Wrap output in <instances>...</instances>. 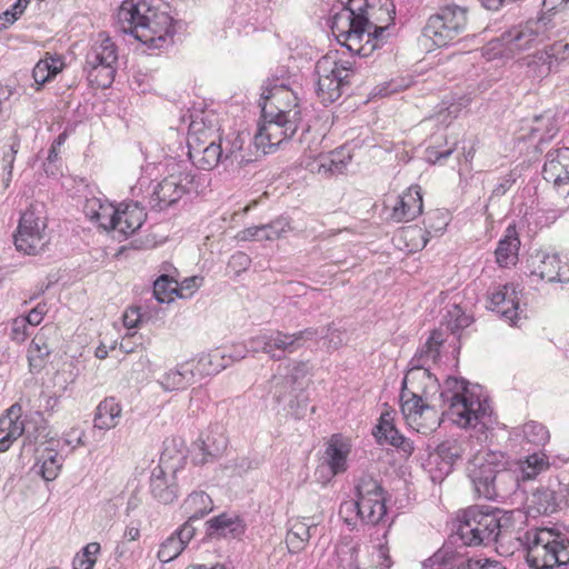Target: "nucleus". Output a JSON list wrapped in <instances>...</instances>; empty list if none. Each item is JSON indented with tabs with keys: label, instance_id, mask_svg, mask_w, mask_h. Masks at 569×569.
<instances>
[{
	"label": "nucleus",
	"instance_id": "41",
	"mask_svg": "<svg viewBox=\"0 0 569 569\" xmlns=\"http://www.w3.org/2000/svg\"><path fill=\"white\" fill-rule=\"evenodd\" d=\"M522 66L526 67V77L532 81L540 82L547 78L551 72H555L549 56L545 51H537L533 54L527 56L522 60Z\"/></svg>",
	"mask_w": 569,
	"mask_h": 569
},
{
	"label": "nucleus",
	"instance_id": "11",
	"mask_svg": "<svg viewBox=\"0 0 569 569\" xmlns=\"http://www.w3.org/2000/svg\"><path fill=\"white\" fill-rule=\"evenodd\" d=\"M192 182L193 176L184 166L172 163L169 174L153 187L149 199L151 209L161 211L174 204L188 192Z\"/></svg>",
	"mask_w": 569,
	"mask_h": 569
},
{
	"label": "nucleus",
	"instance_id": "14",
	"mask_svg": "<svg viewBox=\"0 0 569 569\" xmlns=\"http://www.w3.org/2000/svg\"><path fill=\"white\" fill-rule=\"evenodd\" d=\"M261 113L271 118L279 117L281 119H293L296 124H301V108L297 93L293 92L284 83L273 84L271 88L266 87L261 94Z\"/></svg>",
	"mask_w": 569,
	"mask_h": 569
},
{
	"label": "nucleus",
	"instance_id": "20",
	"mask_svg": "<svg viewBox=\"0 0 569 569\" xmlns=\"http://www.w3.org/2000/svg\"><path fill=\"white\" fill-rule=\"evenodd\" d=\"M196 535V528L190 522H184L172 532L159 547L158 559L161 562L174 560Z\"/></svg>",
	"mask_w": 569,
	"mask_h": 569
},
{
	"label": "nucleus",
	"instance_id": "63",
	"mask_svg": "<svg viewBox=\"0 0 569 569\" xmlns=\"http://www.w3.org/2000/svg\"><path fill=\"white\" fill-rule=\"evenodd\" d=\"M140 318L139 308H129L122 317L123 325L129 329L134 328L138 326Z\"/></svg>",
	"mask_w": 569,
	"mask_h": 569
},
{
	"label": "nucleus",
	"instance_id": "38",
	"mask_svg": "<svg viewBox=\"0 0 569 569\" xmlns=\"http://www.w3.org/2000/svg\"><path fill=\"white\" fill-rule=\"evenodd\" d=\"M207 525L210 537H237L243 532L242 521L228 513L211 518Z\"/></svg>",
	"mask_w": 569,
	"mask_h": 569
},
{
	"label": "nucleus",
	"instance_id": "50",
	"mask_svg": "<svg viewBox=\"0 0 569 569\" xmlns=\"http://www.w3.org/2000/svg\"><path fill=\"white\" fill-rule=\"evenodd\" d=\"M521 436L523 440L535 446H545L550 438L548 429L537 421L526 422L521 427Z\"/></svg>",
	"mask_w": 569,
	"mask_h": 569
},
{
	"label": "nucleus",
	"instance_id": "6",
	"mask_svg": "<svg viewBox=\"0 0 569 569\" xmlns=\"http://www.w3.org/2000/svg\"><path fill=\"white\" fill-rule=\"evenodd\" d=\"M550 29L551 20L547 17L528 20L503 32L500 38L491 40L483 49L485 54L488 59L511 58L547 39Z\"/></svg>",
	"mask_w": 569,
	"mask_h": 569
},
{
	"label": "nucleus",
	"instance_id": "15",
	"mask_svg": "<svg viewBox=\"0 0 569 569\" xmlns=\"http://www.w3.org/2000/svg\"><path fill=\"white\" fill-rule=\"evenodd\" d=\"M46 229L47 223L43 217L31 209L24 211L14 234L16 248L27 254H38L48 243Z\"/></svg>",
	"mask_w": 569,
	"mask_h": 569
},
{
	"label": "nucleus",
	"instance_id": "21",
	"mask_svg": "<svg viewBox=\"0 0 569 569\" xmlns=\"http://www.w3.org/2000/svg\"><path fill=\"white\" fill-rule=\"evenodd\" d=\"M422 212V196L418 186L408 188L392 208L391 218L397 222H407Z\"/></svg>",
	"mask_w": 569,
	"mask_h": 569
},
{
	"label": "nucleus",
	"instance_id": "59",
	"mask_svg": "<svg viewBox=\"0 0 569 569\" xmlns=\"http://www.w3.org/2000/svg\"><path fill=\"white\" fill-rule=\"evenodd\" d=\"M461 569H507L499 561L490 560L486 558L481 559H469L466 566Z\"/></svg>",
	"mask_w": 569,
	"mask_h": 569
},
{
	"label": "nucleus",
	"instance_id": "7",
	"mask_svg": "<svg viewBox=\"0 0 569 569\" xmlns=\"http://www.w3.org/2000/svg\"><path fill=\"white\" fill-rule=\"evenodd\" d=\"M510 517L500 510L482 511L477 507L468 508L459 520L458 535L465 545L479 546L497 541L509 530Z\"/></svg>",
	"mask_w": 569,
	"mask_h": 569
},
{
	"label": "nucleus",
	"instance_id": "54",
	"mask_svg": "<svg viewBox=\"0 0 569 569\" xmlns=\"http://www.w3.org/2000/svg\"><path fill=\"white\" fill-rule=\"evenodd\" d=\"M290 392L295 393V399L289 401V412L297 419L305 416L307 410V397L303 395L302 390L299 388H290Z\"/></svg>",
	"mask_w": 569,
	"mask_h": 569
},
{
	"label": "nucleus",
	"instance_id": "2",
	"mask_svg": "<svg viewBox=\"0 0 569 569\" xmlns=\"http://www.w3.org/2000/svg\"><path fill=\"white\" fill-rule=\"evenodd\" d=\"M366 0H348L340 11L335 13L331 30L337 40L349 51L369 56L379 47L385 27L370 21L372 7L363 9Z\"/></svg>",
	"mask_w": 569,
	"mask_h": 569
},
{
	"label": "nucleus",
	"instance_id": "39",
	"mask_svg": "<svg viewBox=\"0 0 569 569\" xmlns=\"http://www.w3.org/2000/svg\"><path fill=\"white\" fill-rule=\"evenodd\" d=\"M62 465L63 457L54 448L46 447L39 453L36 467L46 481H52L59 476Z\"/></svg>",
	"mask_w": 569,
	"mask_h": 569
},
{
	"label": "nucleus",
	"instance_id": "57",
	"mask_svg": "<svg viewBox=\"0 0 569 569\" xmlns=\"http://www.w3.org/2000/svg\"><path fill=\"white\" fill-rule=\"evenodd\" d=\"M30 326L23 317H17L11 322V338L17 341H23L29 336Z\"/></svg>",
	"mask_w": 569,
	"mask_h": 569
},
{
	"label": "nucleus",
	"instance_id": "4",
	"mask_svg": "<svg viewBox=\"0 0 569 569\" xmlns=\"http://www.w3.org/2000/svg\"><path fill=\"white\" fill-rule=\"evenodd\" d=\"M356 499L341 503L339 513L348 526L359 520L376 526L387 513L386 497L379 481L370 475H362L355 486Z\"/></svg>",
	"mask_w": 569,
	"mask_h": 569
},
{
	"label": "nucleus",
	"instance_id": "12",
	"mask_svg": "<svg viewBox=\"0 0 569 569\" xmlns=\"http://www.w3.org/2000/svg\"><path fill=\"white\" fill-rule=\"evenodd\" d=\"M318 330L307 328L295 333L273 331L251 339L252 350L262 351L273 360L282 359L287 353H292L301 348L307 340L313 339Z\"/></svg>",
	"mask_w": 569,
	"mask_h": 569
},
{
	"label": "nucleus",
	"instance_id": "32",
	"mask_svg": "<svg viewBox=\"0 0 569 569\" xmlns=\"http://www.w3.org/2000/svg\"><path fill=\"white\" fill-rule=\"evenodd\" d=\"M189 362H192L197 381L204 377L219 373L229 365V361H226V353L220 350L201 353L197 359L190 360Z\"/></svg>",
	"mask_w": 569,
	"mask_h": 569
},
{
	"label": "nucleus",
	"instance_id": "52",
	"mask_svg": "<svg viewBox=\"0 0 569 569\" xmlns=\"http://www.w3.org/2000/svg\"><path fill=\"white\" fill-rule=\"evenodd\" d=\"M543 51L549 56L555 72H557L563 63L569 61V43L567 42L557 41Z\"/></svg>",
	"mask_w": 569,
	"mask_h": 569
},
{
	"label": "nucleus",
	"instance_id": "19",
	"mask_svg": "<svg viewBox=\"0 0 569 569\" xmlns=\"http://www.w3.org/2000/svg\"><path fill=\"white\" fill-rule=\"evenodd\" d=\"M244 136L239 132L229 133L223 139L219 138V146L222 149V164L227 169L237 171L254 161L252 154L244 150Z\"/></svg>",
	"mask_w": 569,
	"mask_h": 569
},
{
	"label": "nucleus",
	"instance_id": "29",
	"mask_svg": "<svg viewBox=\"0 0 569 569\" xmlns=\"http://www.w3.org/2000/svg\"><path fill=\"white\" fill-rule=\"evenodd\" d=\"M376 429L377 430L375 432V436L379 443H387L398 449H401L403 453H406L407 456L412 453V442L399 433V431L395 428L392 419L389 413L381 415L379 425L376 427Z\"/></svg>",
	"mask_w": 569,
	"mask_h": 569
},
{
	"label": "nucleus",
	"instance_id": "62",
	"mask_svg": "<svg viewBox=\"0 0 569 569\" xmlns=\"http://www.w3.org/2000/svg\"><path fill=\"white\" fill-rule=\"evenodd\" d=\"M202 278L200 277H191V278H186L180 287H178V295L180 297H186L187 295H191L193 292V290H196L197 288H199L202 283Z\"/></svg>",
	"mask_w": 569,
	"mask_h": 569
},
{
	"label": "nucleus",
	"instance_id": "5",
	"mask_svg": "<svg viewBox=\"0 0 569 569\" xmlns=\"http://www.w3.org/2000/svg\"><path fill=\"white\" fill-rule=\"evenodd\" d=\"M520 541L526 548V560L532 569H552L569 565V540L547 528H533Z\"/></svg>",
	"mask_w": 569,
	"mask_h": 569
},
{
	"label": "nucleus",
	"instance_id": "18",
	"mask_svg": "<svg viewBox=\"0 0 569 569\" xmlns=\"http://www.w3.org/2000/svg\"><path fill=\"white\" fill-rule=\"evenodd\" d=\"M542 176L557 189L569 187V148L562 147L548 151ZM565 191L569 194V189Z\"/></svg>",
	"mask_w": 569,
	"mask_h": 569
},
{
	"label": "nucleus",
	"instance_id": "23",
	"mask_svg": "<svg viewBox=\"0 0 569 569\" xmlns=\"http://www.w3.org/2000/svg\"><path fill=\"white\" fill-rule=\"evenodd\" d=\"M351 450L349 440L341 435H333L327 442L325 460L332 475L345 472L347 459Z\"/></svg>",
	"mask_w": 569,
	"mask_h": 569
},
{
	"label": "nucleus",
	"instance_id": "10",
	"mask_svg": "<svg viewBox=\"0 0 569 569\" xmlns=\"http://www.w3.org/2000/svg\"><path fill=\"white\" fill-rule=\"evenodd\" d=\"M505 462V455L500 451L481 450L469 461L467 467L475 493L479 498L492 500V483L498 468Z\"/></svg>",
	"mask_w": 569,
	"mask_h": 569
},
{
	"label": "nucleus",
	"instance_id": "42",
	"mask_svg": "<svg viewBox=\"0 0 569 569\" xmlns=\"http://www.w3.org/2000/svg\"><path fill=\"white\" fill-rule=\"evenodd\" d=\"M183 510L188 515V520L192 525L193 520L204 517L213 509V502L209 495L203 491L192 492L184 500Z\"/></svg>",
	"mask_w": 569,
	"mask_h": 569
},
{
	"label": "nucleus",
	"instance_id": "61",
	"mask_svg": "<svg viewBox=\"0 0 569 569\" xmlns=\"http://www.w3.org/2000/svg\"><path fill=\"white\" fill-rule=\"evenodd\" d=\"M402 234L406 239L410 238L411 240H413L417 237L420 239L418 242H416L411 246L410 250H417L419 248H425L428 242V239L425 238L422 230L415 228V227H409V228L405 229L402 231Z\"/></svg>",
	"mask_w": 569,
	"mask_h": 569
},
{
	"label": "nucleus",
	"instance_id": "35",
	"mask_svg": "<svg viewBox=\"0 0 569 569\" xmlns=\"http://www.w3.org/2000/svg\"><path fill=\"white\" fill-rule=\"evenodd\" d=\"M312 529H316L315 523H307L301 519L289 520V529L286 536L288 550L291 553L302 551L311 537Z\"/></svg>",
	"mask_w": 569,
	"mask_h": 569
},
{
	"label": "nucleus",
	"instance_id": "49",
	"mask_svg": "<svg viewBox=\"0 0 569 569\" xmlns=\"http://www.w3.org/2000/svg\"><path fill=\"white\" fill-rule=\"evenodd\" d=\"M530 508L538 513H552L557 509L556 493L548 488L537 489L531 497Z\"/></svg>",
	"mask_w": 569,
	"mask_h": 569
},
{
	"label": "nucleus",
	"instance_id": "34",
	"mask_svg": "<svg viewBox=\"0 0 569 569\" xmlns=\"http://www.w3.org/2000/svg\"><path fill=\"white\" fill-rule=\"evenodd\" d=\"M329 64L316 66V74L318 77L317 80V94L325 103H332L337 101L341 94L342 90L346 87L337 80H332L328 78Z\"/></svg>",
	"mask_w": 569,
	"mask_h": 569
},
{
	"label": "nucleus",
	"instance_id": "46",
	"mask_svg": "<svg viewBox=\"0 0 569 569\" xmlns=\"http://www.w3.org/2000/svg\"><path fill=\"white\" fill-rule=\"evenodd\" d=\"M309 367L305 361H295L292 362V367L290 370V375L282 378L274 385V397L277 401H281L284 398V392L287 389L295 388L293 386L298 383L299 379L305 378L308 375Z\"/></svg>",
	"mask_w": 569,
	"mask_h": 569
},
{
	"label": "nucleus",
	"instance_id": "26",
	"mask_svg": "<svg viewBox=\"0 0 569 569\" xmlns=\"http://www.w3.org/2000/svg\"><path fill=\"white\" fill-rule=\"evenodd\" d=\"M198 382L192 362L186 361L167 370L158 380V383L164 391L183 390L189 386Z\"/></svg>",
	"mask_w": 569,
	"mask_h": 569
},
{
	"label": "nucleus",
	"instance_id": "44",
	"mask_svg": "<svg viewBox=\"0 0 569 569\" xmlns=\"http://www.w3.org/2000/svg\"><path fill=\"white\" fill-rule=\"evenodd\" d=\"M311 172L317 173H341L346 163L340 158V152L332 151L329 154H318L313 161L306 163Z\"/></svg>",
	"mask_w": 569,
	"mask_h": 569
},
{
	"label": "nucleus",
	"instance_id": "16",
	"mask_svg": "<svg viewBox=\"0 0 569 569\" xmlns=\"http://www.w3.org/2000/svg\"><path fill=\"white\" fill-rule=\"evenodd\" d=\"M531 276L548 282H569V263L558 253L537 251L528 260Z\"/></svg>",
	"mask_w": 569,
	"mask_h": 569
},
{
	"label": "nucleus",
	"instance_id": "33",
	"mask_svg": "<svg viewBox=\"0 0 569 569\" xmlns=\"http://www.w3.org/2000/svg\"><path fill=\"white\" fill-rule=\"evenodd\" d=\"M445 341L443 335L440 331H432L431 336L425 345L417 351L409 362L410 367L429 368L436 363L440 357V348Z\"/></svg>",
	"mask_w": 569,
	"mask_h": 569
},
{
	"label": "nucleus",
	"instance_id": "40",
	"mask_svg": "<svg viewBox=\"0 0 569 569\" xmlns=\"http://www.w3.org/2000/svg\"><path fill=\"white\" fill-rule=\"evenodd\" d=\"M506 463L505 461L496 473L495 481L491 486L495 491L492 493V500L507 498L516 492L519 487L520 480L518 472L515 469H507Z\"/></svg>",
	"mask_w": 569,
	"mask_h": 569
},
{
	"label": "nucleus",
	"instance_id": "47",
	"mask_svg": "<svg viewBox=\"0 0 569 569\" xmlns=\"http://www.w3.org/2000/svg\"><path fill=\"white\" fill-rule=\"evenodd\" d=\"M466 451L465 442L457 439H447L437 448V456L447 467L449 472L452 466L462 458Z\"/></svg>",
	"mask_w": 569,
	"mask_h": 569
},
{
	"label": "nucleus",
	"instance_id": "27",
	"mask_svg": "<svg viewBox=\"0 0 569 569\" xmlns=\"http://www.w3.org/2000/svg\"><path fill=\"white\" fill-rule=\"evenodd\" d=\"M146 217L144 209L138 202L127 203L117 209L113 230L123 236L132 234L141 228Z\"/></svg>",
	"mask_w": 569,
	"mask_h": 569
},
{
	"label": "nucleus",
	"instance_id": "9",
	"mask_svg": "<svg viewBox=\"0 0 569 569\" xmlns=\"http://www.w3.org/2000/svg\"><path fill=\"white\" fill-rule=\"evenodd\" d=\"M467 23L466 8L446 6L428 19L423 28V38L436 47H446L466 30Z\"/></svg>",
	"mask_w": 569,
	"mask_h": 569
},
{
	"label": "nucleus",
	"instance_id": "60",
	"mask_svg": "<svg viewBox=\"0 0 569 569\" xmlns=\"http://www.w3.org/2000/svg\"><path fill=\"white\" fill-rule=\"evenodd\" d=\"M47 305L38 303L26 317H23L30 327L41 323L43 316L47 313Z\"/></svg>",
	"mask_w": 569,
	"mask_h": 569
},
{
	"label": "nucleus",
	"instance_id": "3",
	"mask_svg": "<svg viewBox=\"0 0 569 569\" xmlns=\"http://www.w3.org/2000/svg\"><path fill=\"white\" fill-rule=\"evenodd\" d=\"M117 26L150 48H160L170 33L171 18L146 1L124 0L117 11Z\"/></svg>",
	"mask_w": 569,
	"mask_h": 569
},
{
	"label": "nucleus",
	"instance_id": "24",
	"mask_svg": "<svg viewBox=\"0 0 569 569\" xmlns=\"http://www.w3.org/2000/svg\"><path fill=\"white\" fill-rule=\"evenodd\" d=\"M216 131L214 124L211 120H208L207 113L191 114L187 139L189 149L200 151L203 144L213 139Z\"/></svg>",
	"mask_w": 569,
	"mask_h": 569
},
{
	"label": "nucleus",
	"instance_id": "13",
	"mask_svg": "<svg viewBox=\"0 0 569 569\" xmlns=\"http://www.w3.org/2000/svg\"><path fill=\"white\" fill-rule=\"evenodd\" d=\"M291 118H295L291 114ZM300 126L296 124V119L271 118L261 113L258 128L253 137V144L263 154L274 152L282 143L289 141L297 132Z\"/></svg>",
	"mask_w": 569,
	"mask_h": 569
},
{
	"label": "nucleus",
	"instance_id": "22",
	"mask_svg": "<svg viewBox=\"0 0 569 569\" xmlns=\"http://www.w3.org/2000/svg\"><path fill=\"white\" fill-rule=\"evenodd\" d=\"M228 440L222 432L210 431L199 440L192 455L196 465H206L220 457L227 449Z\"/></svg>",
	"mask_w": 569,
	"mask_h": 569
},
{
	"label": "nucleus",
	"instance_id": "53",
	"mask_svg": "<svg viewBox=\"0 0 569 569\" xmlns=\"http://www.w3.org/2000/svg\"><path fill=\"white\" fill-rule=\"evenodd\" d=\"M448 316L450 317L448 320V327L452 332L467 328L472 322L471 317L466 315L461 308L456 305L448 311Z\"/></svg>",
	"mask_w": 569,
	"mask_h": 569
},
{
	"label": "nucleus",
	"instance_id": "37",
	"mask_svg": "<svg viewBox=\"0 0 569 569\" xmlns=\"http://www.w3.org/2000/svg\"><path fill=\"white\" fill-rule=\"evenodd\" d=\"M322 63L329 64V71L331 70L328 74L329 79L337 80L345 86L349 84L350 77L355 73L353 61L340 58L336 51L323 56L316 66H321Z\"/></svg>",
	"mask_w": 569,
	"mask_h": 569
},
{
	"label": "nucleus",
	"instance_id": "48",
	"mask_svg": "<svg viewBox=\"0 0 569 569\" xmlns=\"http://www.w3.org/2000/svg\"><path fill=\"white\" fill-rule=\"evenodd\" d=\"M63 68V62L60 58H46L40 60L32 70L34 82L40 87L50 81Z\"/></svg>",
	"mask_w": 569,
	"mask_h": 569
},
{
	"label": "nucleus",
	"instance_id": "31",
	"mask_svg": "<svg viewBox=\"0 0 569 569\" xmlns=\"http://www.w3.org/2000/svg\"><path fill=\"white\" fill-rule=\"evenodd\" d=\"M520 248V240L515 226H509L503 237L499 240L495 251L496 261L501 267L516 264L518 260V251Z\"/></svg>",
	"mask_w": 569,
	"mask_h": 569
},
{
	"label": "nucleus",
	"instance_id": "25",
	"mask_svg": "<svg viewBox=\"0 0 569 569\" xmlns=\"http://www.w3.org/2000/svg\"><path fill=\"white\" fill-rule=\"evenodd\" d=\"M167 453L160 457V463L151 471L150 490L152 496L162 503H171L177 498L176 487L170 482L164 468Z\"/></svg>",
	"mask_w": 569,
	"mask_h": 569
},
{
	"label": "nucleus",
	"instance_id": "30",
	"mask_svg": "<svg viewBox=\"0 0 569 569\" xmlns=\"http://www.w3.org/2000/svg\"><path fill=\"white\" fill-rule=\"evenodd\" d=\"M20 407L11 406L7 415L0 418V452L7 451L12 441L17 440L24 432L23 422L19 420Z\"/></svg>",
	"mask_w": 569,
	"mask_h": 569
},
{
	"label": "nucleus",
	"instance_id": "1",
	"mask_svg": "<svg viewBox=\"0 0 569 569\" xmlns=\"http://www.w3.org/2000/svg\"><path fill=\"white\" fill-rule=\"evenodd\" d=\"M438 379L429 368L410 367L400 393L401 412L410 428L419 433L435 431L446 416L461 428L487 425L491 407L479 385L449 377L440 391Z\"/></svg>",
	"mask_w": 569,
	"mask_h": 569
},
{
	"label": "nucleus",
	"instance_id": "36",
	"mask_svg": "<svg viewBox=\"0 0 569 569\" xmlns=\"http://www.w3.org/2000/svg\"><path fill=\"white\" fill-rule=\"evenodd\" d=\"M121 406L114 398L102 400L94 413V428L100 430H110L118 426L121 417Z\"/></svg>",
	"mask_w": 569,
	"mask_h": 569
},
{
	"label": "nucleus",
	"instance_id": "45",
	"mask_svg": "<svg viewBox=\"0 0 569 569\" xmlns=\"http://www.w3.org/2000/svg\"><path fill=\"white\" fill-rule=\"evenodd\" d=\"M549 468V461L543 453H533L526 458L523 461H519L516 471L519 475V480H532L539 473L546 471Z\"/></svg>",
	"mask_w": 569,
	"mask_h": 569
},
{
	"label": "nucleus",
	"instance_id": "17",
	"mask_svg": "<svg viewBox=\"0 0 569 569\" xmlns=\"http://www.w3.org/2000/svg\"><path fill=\"white\" fill-rule=\"evenodd\" d=\"M518 288L513 283L497 287L490 295V309L511 325H518L520 320Z\"/></svg>",
	"mask_w": 569,
	"mask_h": 569
},
{
	"label": "nucleus",
	"instance_id": "8",
	"mask_svg": "<svg viewBox=\"0 0 569 569\" xmlns=\"http://www.w3.org/2000/svg\"><path fill=\"white\" fill-rule=\"evenodd\" d=\"M118 61L117 47L106 34L99 33L86 56L84 71L89 82L97 88L111 86Z\"/></svg>",
	"mask_w": 569,
	"mask_h": 569
},
{
	"label": "nucleus",
	"instance_id": "55",
	"mask_svg": "<svg viewBox=\"0 0 569 569\" xmlns=\"http://www.w3.org/2000/svg\"><path fill=\"white\" fill-rule=\"evenodd\" d=\"M267 231H268V229H267L266 224L253 226V227H249V228L241 230L238 233L237 238L240 241H251V240L264 241V240H268Z\"/></svg>",
	"mask_w": 569,
	"mask_h": 569
},
{
	"label": "nucleus",
	"instance_id": "56",
	"mask_svg": "<svg viewBox=\"0 0 569 569\" xmlns=\"http://www.w3.org/2000/svg\"><path fill=\"white\" fill-rule=\"evenodd\" d=\"M139 550L138 546L134 547L129 542L120 540L114 549V555L118 561H132L136 559Z\"/></svg>",
	"mask_w": 569,
	"mask_h": 569
},
{
	"label": "nucleus",
	"instance_id": "64",
	"mask_svg": "<svg viewBox=\"0 0 569 569\" xmlns=\"http://www.w3.org/2000/svg\"><path fill=\"white\" fill-rule=\"evenodd\" d=\"M96 561V558H89V556L77 553L73 558L72 566L73 569H92Z\"/></svg>",
	"mask_w": 569,
	"mask_h": 569
},
{
	"label": "nucleus",
	"instance_id": "28",
	"mask_svg": "<svg viewBox=\"0 0 569 569\" xmlns=\"http://www.w3.org/2000/svg\"><path fill=\"white\" fill-rule=\"evenodd\" d=\"M117 209L112 203L102 201L99 198H91L86 201L83 212L86 217L103 230H113Z\"/></svg>",
	"mask_w": 569,
	"mask_h": 569
},
{
	"label": "nucleus",
	"instance_id": "58",
	"mask_svg": "<svg viewBox=\"0 0 569 569\" xmlns=\"http://www.w3.org/2000/svg\"><path fill=\"white\" fill-rule=\"evenodd\" d=\"M268 240H276L290 229L289 222L286 219H277L267 223Z\"/></svg>",
	"mask_w": 569,
	"mask_h": 569
},
{
	"label": "nucleus",
	"instance_id": "51",
	"mask_svg": "<svg viewBox=\"0 0 569 569\" xmlns=\"http://www.w3.org/2000/svg\"><path fill=\"white\" fill-rule=\"evenodd\" d=\"M173 293L178 295V283L170 277L163 274L153 283V295L161 302H169L173 299Z\"/></svg>",
	"mask_w": 569,
	"mask_h": 569
},
{
	"label": "nucleus",
	"instance_id": "43",
	"mask_svg": "<svg viewBox=\"0 0 569 569\" xmlns=\"http://www.w3.org/2000/svg\"><path fill=\"white\" fill-rule=\"evenodd\" d=\"M190 156L196 158L197 163L203 170H211L219 163H222V149L214 139L209 140L200 148V151H189Z\"/></svg>",
	"mask_w": 569,
	"mask_h": 569
}]
</instances>
